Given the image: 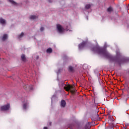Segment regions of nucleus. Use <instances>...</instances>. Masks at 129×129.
Masks as SVG:
<instances>
[{
	"label": "nucleus",
	"instance_id": "5",
	"mask_svg": "<svg viewBox=\"0 0 129 129\" xmlns=\"http://www.w3.org/2000/svg\"><path fill=\"white\" fill-rule=\"evenodd\" d=\"M6 20L3 18H0V24L2 25H6Z\"/></svg>",
	"mask_w": 129,
	"mask_h": 129
},
{
	"label": "nucleus",
	"instance_id": "9",
	"mask_svg": "<svg viewBox=\"0 0 129 129\" xmlns=\"http://www.w3.org/2000/svg\"><path fill=\"white\" fill-rule=\"evenodd\" d=\"M28 102H26L23 104V108L24 109H26L27 108V107L28 106Z\"/></svg>",
	"mask_w": 129,
	"mask_h": 129
},
{
	"label": "nucleus",
	"instance_id": "2",
	"mask_svg": "<svg viewBox=\"0 0 129 129\" xmlns=\"http://www.w3.org/2000/svg\"><path fill=\"white\" fill-rule=\"evenodd\" d=\"M10 107H11L10 103H7L6 105H4L2 106L1 107V109L3 111L9 110Z\"/></svg>",
	"mask_w": 129,
	"mask_h": 129
},
{
	"label": "nucleus",
	"instance_id": "13",
	"mask_svg": "<svg viewBox=\"0 0 129 129\" xmlns=\"http://www.w3.org/2000/svg\"><path fill=\"white\" fill-rule=\"evenodd\" d=\"M109 119L111 121H113L114 120V118H113V116H109Z\"/></svg>",
	"mask_w": 129,
	"mask_h": 129
},
{
	"label": "nucleus",
	"instance_id": "10",
	"mask_svg": "<svg viewBox=\"0 0 129 129\" xmlns=\"http://www.w3.org/2000/svg\"><path fill=\"white\" fill-rule=\"evenodd\" d=\"M8 2H9V3H11V4H12V5H17V3H16V2H15L13 0H8Z\"/></svg>",
	"mask_w": 129,
	"mask_h": 129
},
{
	"label": "nucleus",
	"instance_id": "1",
	"mask_svg": "<svg viewBox=\"0 0 129 129\" xmlns=\"http://www.w3.org/2000/svg\"><path fill=\"white\" fill-rule=\"evenodd\" d=\"M64 89H66V91H69V90H71V92L72 93H75V92H76V90H75L74 87L70 85H68L66 87H64Z\"/></svg>",
	"mask_w": 129,
	"mask_h": 129
},
{
	"label": "nucleus",
	"instance_id": "11",
	"mask_svg": "<svg viewBox=\"0 0 129 129\" xmlns=\"http://www.w3.org/2000/svg\"><path fill=\"white\" fill-rule=\"evenodd\" d=\"M52 48H49L46 50V52L47 53H52Z\"/></svg>",
	"mask_w": 129,
	"mask_h": 129
},
{
	"label": "nucleus",
	"instance_id": "20",
	"mask_svg": "<svg viewBox=\"0 0 129 129\" xmlns=\"http://www.w3.org/2000/svg\"><path fill=\"white\" fill-rule=\"evenodd\" d=\"M87 125H89V123H88V124H87Z\"/></svg>",
	"mask_w": 129,
	"mask_h": 129
},
{
	"label": "nucleus",
	"instance_id": "3",
	"mask_svg": "<svg viewBox=\"0 0 129 129\" xmlns=\"http://www.w3.org/2000/svg\"><path fill=\"white\" fill-rule=\"evenodd\" d=\"M56 28H57V31H58V32H59V33H60V34H62V33H64V29L63 28V27H62V26H61V25H60V24L56 25Z\"/></svg>",
	"mask_w": 129,
	"mask_h": 129
},
{
	"label": "nucleus",
	"instance_id": "17",
	"mask_svg": "<svg viewBox=\"0 0 129 129\" xmlns=\"http://www.w3.org/2000/svg\"><path fill=\"white\" fill-rule=\"evenodd\" d=\"M69 70H70V71H73V70H74L73 67H69Z\"/></svg>",
	"mask_w": 129,
	"mask_h": 129
},
{
	"label": "nucleus",
	"instance_id": "16",
	"mask_svg": "<svg viewBox=\"0 0 129 129\" xmlns=\"http://www.w3.org/2000/svg\"><path fill=\"white\" fill-rule=\"evenodd\" d=\"M24 36V33L22 32L20 35L18 36L19 39H20V38H22Z\"/></svg>",
	"mask_w": 129,
	"mask_h": 129
},
{
	"label": "nucleus",
	"instance_id": "6",
	"mask_svg": "<svg viewBox=\"0 0 129 129\" xmlns=\"http://www.w3.org/2000/svg\"><path fill=\"white\" fill-rule=\"evenodd\" d=\"M84 46H85V42H84L81 45H79V49H82V48H84Z\"/></svg>",
	"mask_w": 129,
	"mask_h": 129
},
{
	"label": "nucleus",
	"instance_id": "4",
	"mask_svg": "<svg viewBox=\"0 0 129 129\" xmlns=\"http://www.w3.org/2000/svg\"><path fill=\"white\" fill-rule=\"evenodd\" d=\"M60 105L61 107H65L66 106V102L64 100H61Z\"/></svg>",
	"mask_w": 129,
	"mask_h": 129
},
{
	"label": "nucleus",
	"instance_id": "7",
	"mask_svg": "<svg viewBox=\"0 0 129 129\" xmlns=\"http://www.w3.org/2000/svg\"><path fill=\"white\" fill-rule=\"evenodd\" d=\"M37 16H36L35 15H31L29 17L30 20H35V19H37Z\"/></svg>",
	"mask_w": 129,
	"mask_h": 129
},
{
	"label": "nucleus",
	"instance_id": "14",
	"mask_svg": "<svg viewBox=\"0 0 129 129\" xmlns=\"http://www.w3.org/2000/svg\"><path fill=\"white\" fill-rule=\"evenodd\" d=\"M113 9L111 7H110L109 8H108L107 9V12H108L109 13H111V12H112Z\"/></svg>",
	"mask_w": 129,
	"mask_h": 129
},
{
	"label": "nucleus",
	"instance_id": "8",
	"mask_svg": "<svg viewBox=\"0 0 129 129\" xmlns=\"http://www.w3.org/2000/svg\"><path fill=\"white\" fill-rule=\"evenodd\" d=\"M6 39H8V35H6V34H5L3 37V38H2V40L3 41H5Z\"/></svg>",
	"mask_w": 129,
	"mask_h": 129
},
{
	"label": "nucleus",
	"instance_id": "15",
	"mask_svg": "<svg viewBox=\"0 0 129 129\" xmlns=\"http://www.w3.org/2000/svg\"><path fill=\"white\" fill-rule=\"evenodd\" d=\"M91 7V5L90 4H87V5H86V9H90V7Z\"/></svg>",
	"mask_w": 129,
	"mask_h": 129
},
{
	"label": "nucleus",
	"instance_id": "18",
	"mask_svg": "<svg viewBox=\"0 0 129 129\" xmlns=\"http://www.w3.org/2000/svg\"><path fill=\"white\" fill-rule=\"evenodd\" d=\"M44 27H41V28H40V31H41V32H43V31H44Z\"/></svg>",
	"mask_w": 129,
	"mask_h": 129
},
{
	"label": "nucleus",
	"instance_id": "12",
	"mask_svg": "<svg viewBox=\"0 0 129 129\" xmlns=\"http://www.w3.org/2000/svg\"><path fill=\"white\" fill-rule=\"evenodd\" d=\"M21 59L23 61H26V57L25 56V55L23 54L21 56Z\"/></svg>",
	"mask_w": 129,
	"mask_h": 129
},
{
	"label": "nucleus",
	"instance_id": "21",
	"mask_svg": "<svg viewBox=\"0 0 129 129\" xmlns=\"http://www.w3.org/2000/svg\"><path fill=\"white\" fill-rule=\"evenodd\" d=\"M49 3H51V2H50V1H49Z\"/></svg>",
	"mask_w": 129,
	"mask_h": 129
},
{
	"label": "nucleus",
	"instance_id": "19",
	"mask_svg": "<svg viewBox=\"0 0 129 129\" xmlns=\"http://www.w3.org/2000/svg\"><path fill=\"white\" fill-rule=\"evenodd\" d=\"M43 129H48V128H47V127H44Z\"/></svg>",
	"mask_w": 129,
	"mask_h": 129
}]
</instances>
